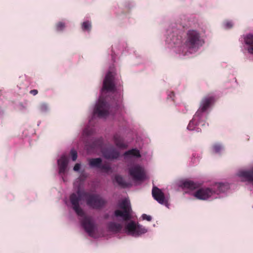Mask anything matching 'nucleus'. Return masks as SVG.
Segmentation results:
<instances>
[{"mask_svg":"<svg viewBox=\"0 0 253 253\" xmlns=\"http://www.w3.org/2000/svg\"><path fill=\"white\" fill-rule=\"evenodd\" d=\"M238 176L245 180L253 183V169L250 170H242L238 172Z\"/></svg>","mask_w":253,"mask_h":253,"instance_id":"17","label":"nucleus"},{"mask_svg":"<svg viewBox=\"0 0 253 253\" xmlns=\"http://www.w3.org/2000/svg\"><path fill=\"white\" fill-rule=\"evenodd\" d=\"M119 206L123 211L119 210H116L114 212L115 216L122 217L125 221L130 220L132 212L130 202L126 199H124L119 203Z\"/></svg>","mask_w":253,"mask_h":253,"instance_id":"3","label":"nucleus"},{"mask_svg":"<svg viewBox=\"0 0 253 253\" xmlns=\"http://www.w3.org/2000/svg\"><path fill=\"white\" fill-rule=\"evenodd\" d=\"M40 123H41V122H40L38 124V126H39V125H40Z\"/></svg>","mask_w":253,"mask_h":253,"instance_id":"40","label":"nucleus"},{"mask_svg":"<svg viewBox=\"0 0 253 253\" xmlns=\"http://www.w3.org/2000/svg\"><path fill=\"white\" fill-rule=\"evenodd\" d=\"M180 186L183 188L193 190L198 188L200 186V185L191 180H186L183 181Z\"/></svg>","mask_w":253,"mask_h":253,"instance_id":"18","label":"nucleus"},{"mask_svg":"<svg viewBox=\"0 0 253 253\" xmlns=\"http://www.w3.org/2000/svg\"><path fill=\"white\" fill-rule=\"evenodd\" d=\"M212 149L215 153H218L221 150L222 146L219 144H215L212 146Z\"/></svg>","mask_w":253,"mask_h":253,"instance_id":"28","label":"nucleus"},{"mask_svg":"<svg viewBox=\"0 0 253 253\" xmlns=\"http://www.w3.org/2000/svg\"><path fill=\"white\" fill-rule=\"evenodd\" d=\"M89 165L92 167L100 168L102 165V160L101 158H93L89 159Z\"/></svg>","mask_w":253,"mask_h":253,"instance_id":"22","label":"nucleus"},{"mask_svg":"<svg viewBox=\"0 0 253 253\" xmlns=\"http://www.w3.org/2000/svg\"><path fill=\"white\" fill-rule=\"evenodd\" d=\"M108 228L110 231L117 233L122 230V226L119 223L111 222L108 224Z\"/></svg>","mask_w":253,"mask_h":253,"instance_id":"20","label":"nucleus"},{"mask_svg":"<svg viewBox=\"0 0 253 253\" xmlns=\"http://www.w3.org/2000/svg\"><path fill=\"white\" fill-rule=\"evenodd\" d=\"M204 41L201 39L200 34L195 30L188 31L187 38L185 42L186 46L190 48L193 49L202 46Z\"/></svg>","mask_w":253,"mask_h":253,"instance_id":"4","label":"nucleus"},{"mask_svg":"<svg viewBox=\"0 0 253 253\" xmlns=\"http://www.w3.org/2000/svg\"><path fill=\"white\" fill-rule=\"evenodd\" d=\"M66 173H62L61 174H59L60 176L61 179L64 182L66 183L67 182V179L65 177V175Z\"/></svg>","mask_w":253,"mask_h":253,"instance_id":"33","label":"nucleus"},{"mask_svg":"<svg viewBox=\"0 0 253 253\" xmlns=\"http://www.w3.org/2000/svg\"><path fill=\"white\" fill-rule=\"evenodd\" d=\"M83 226L85 231L90 236H93L95 226L93 219L90 217H85L83 221Z\"/></svg>","mask_w":253,"mask_h":253,"instance_id":"12","label":"nucleus"},{"mask_svg":"<svg viewBox=\"0 0 253 253\" xmlns=\"http://www.w3.org/2000/svg\"><path fill=\"white\" fill-rule=\"evenodd\" d=\"M225 26L226 28L229 29V28H231L232 27L233 24L230 21H226L225 23Z\"/></svg>","mask_w":253,"mask_h":253,"instance_id":"32","label":"nucleus"},{"mask_svg":"<svg viewBox=\"0 0 253 253\" xmlns=\"http://www.w3.org/2000/svg\"><path fill=\"white\" fill-rule=\"evenodd\" d=\"M73 191L69 196V200L67 197L63 199L64 204L67 206L69 210V219L73 220L72 212L75 214L79 219V177L77 178L73 183Z\"/></svg>","mask_w":253,"mask_h":253,"instance_id":"1","label":"nucleus"},{"mask_svg":"<svg viewBox=\"0 0 253 253\" xmlns=\"http://www.w3.org/2000/svg\"><path fill=\"white\" fill-rule=\"evenodd\" d=\"M80 217L82 216L84 214V211H83L80 208Z\"/></svg>","mask_w":253,"mask_h":253,"instance_id":"37","label":"nucleus"},{"mask_svg":"<svg viewBox=\"0 0 253 253\" xmlns=\"http://www.w3.org/2000/svg\"><path fill=\"white\" fill-rule=\"evenodd\" d=\"M93 132V130L92 128L89 129V128H86L84 130V134L86 135H89L91 134Z\"/></svg>","mask_w":253,"mask_h":253,"instance_id":"30","label":"nucleus"},{"mask_svg":"<svg viewBox=\"0 0 253 253\" xmlns=\"http://www.w3.org/2000/svg\"><path fill=\"white\" fill-rule=\"evenodd\" d=\"M128 173L134 180L140 181L145 178L144 169L138 165L130 167L128 169Z\"/></svg>","mask_w":253,"mask_h":253,"instance_id":"6","label":"nucleus"},{"mask_svg":"<svg viewBox=\"0 0 253 253\" xmlns=\"http://www.w3.org/2000/svg\"><path fill=\"white\" fill-rule=\"evenodd\" d=\"M114 141L115 145L119 148H126L127 145L124 142L122 137L118 134H116L114 136Z\"/></svg>","mask_w":253,"mask_h":253,"instance_id":"19","label":"nucleus"},{"mask_svg":"<svg viewBox=\"0 0 253 253\" xmlns=\"http://www.w3.org/2000/svg\"><path fill=\"white\" fill-rule=\"evenodd\" d=\"M73 169L74 171L79 172V163H77L74 167Z\"/></svg>","mask_w":253,"mask_h":253,"instance_id":"34","label":"nucleus"},{"mask_svg":"<svg viewBox=\"0 0 253 253\" xmlns=\"http://www.w3.org/2000/svg\"><path fill=\"white\" fill-rule=\"evenodd\" d=\"M190 125H191V123H189V124L188 125V126H187V128L189 129H191V128H190Z\"/></svg>","mask_w":253,"mask_h":253,"instance_id":"38","label":"nucleus"},{"mask_svg":"<svg viewBox=\"0 0 253 253\" xmlns=\"http://www.w3.org/2000/svg\"><path fill=\"white\" fill-rule=\"evenodd\" d=\"M114 77L113 74L109 72L106 75L103 84L102 90L107 91H113L115 89L114 82Z\"/></svg>","mask_w":253,"mask_h":253,"instance_id":"9","label":"nucleus"},{"mask_svg":"<svg viewBox=\"0 0 253 253\" xmlns=\"http://www.w3.org/2000/svg\"><path fill=\"white\" fill-rule=\"evenodd\" d=\"M82 28L84 31L89 32L91 28V23L88 21L83 22L82 25Z\"/></svg>","mask_w":253,"mask_h":253,"instance_id":"25","label":"nucleus"},{"mask_svg":"<svg viewBox=\"0 0 253 253\" xmlns=\"http://www.w3.org/2000/svg\"><path fill=\"white\" fill-rule=\"evenodd\" d=\"M102 152L104 158L109 160L117 159L120 156V152L113 146L103 149Z\"/></svg>","mask_w":253,"mask_h":253,"instance_id":"14","label":"nucleus"},{"mask_svg":"<svg viewBox=\"0 0 253 253\" xmlns=\"http://www.w3.org/2000/svg\"><path fill=\"white\" fill-rule=\"evenodd\" d=\"M87 205L94 209H100L106 204V201L99 194L84 193L80 190V199L84 197Z\"/></svg>","mask_w":253,"mask_h":253,"instance_id":"2","label":"nucleus"},{"mask_svg":"<svg viewBox=\"0 0 253 253\" xmlns=\"http://www.w3.org/2000/svg\"><path fill=\"white\" fill-rule=\"evenodd\" d=\"M19 109L21 111H24V110H26V107L22 103H20L19 104Z\"/></svg>","mask_w":253,"mask_h":253,"instance_id":"35","label":"nucleus"},{"mask_svg":"<svg viewBox=\"0 0 253 253\" xmlns=\"http://www.w3.org/2000/svg\"><path fill=\"white\" fill-rule=\"evenodd\" d=\"M102 139H95L91 143H87L85 148L88 153L95 152L102 149Z\"/></svg>","mask_w":253,"mask_h":253,"instance_id":"13","label":"nucleus"},{"mask_svg":"<svg viewBox=\"0 0 253 253\" xmlns=\"http://www.w3.org/2000/svg\"><path fill=\"white\" fill-rule=\"evenodd\" d=\"M214 101V98L213 96H206L204 97L201 100L200 107L197 111L196 115L200 116L202 113L206 111Z\"/></svg>","mask_w":253,"mask_h":253,"instance_id":"8","label":"nucleus"},{"mask_svg":"<svg viewBox=\"0 0 253 253\" xmlns=\"http://www.w3.org/2000/svg\"><path fill=\"white\" fill-rule=\"evenodd\" d=\"M108 103L104 100H99L94 108L93 113L99 117H105L108 115Z\"/></svg>","mask_w":253,"mask_h":253,"instance_id":"7","label":"nucleus"},{"mask_svg":"<svg viewBox=\"0 0 253 253\" xmlns=\"http://www.w3.org/2000/svg\"><path fill=\"white\" fill-rule=\"evenodd\" d=\"M215 186L217 188V189L216 190H213V191L214 193H216L217 194L225 192L229 188L228 184L222 183L216 184Z\"/></svg>","mask_w":253,"mask_h":253,"instance_id":"21","label":"nucleus"},{"mask_svg":"<svg viewBox=\"0 0 253 253\" xmlns=\"http://www.w3.org/2000/svg\"><path fill=\"white\" fill-rule=\"evenodd\" d=\"M142 217L143 220H146L148 221H150L152 220V217L150 215H148L146 214H143Z\"/></svg>","mask_w":253,"mask_h":253,"instance_id":"31","label":"nucleus"},{"mask_svg":"<svg viewBox=\"0 0 253 253\" xmlns=\"http://www.w3.org/2000/svg\"><path fill=\"white\" fill-rule=\"evenodd\" d=\"M152 194L154 199L159 203L165 205H167L168 200L166 199L164 193L160 189L155 186L153 187Z\"/></svg>","mask_w":253,"mask_h":253,"instance_id":"11","label":"nucleus"},{"mask_svg":"<svg viewBox=\"0 0 253 253\" xmlns=\"http://www.w3.org/2000/svg\"><path fill=\"white\" fill-rule=\"evenodd\" d=\"M40 110L41 112L45 113L48 111V106L46 104L43 103L41 105Z\"/></svg>","mask_w":253,"mask_h":253,"instance_id":"29","label":"nucleus"},{"mask_svg":"<svg viewBox=\"0 0 253 253\" xmlns=\"http://www.w3.org/2000/svg\"><path fill=\"white\" fill-rule=\"evenodd\" d=\"M129 155L134 156L137 158H139L141 157L139 151L136 149H132L131 150H129L126 152L124 154L125 156H127Z\"/></svg>","mask_w":253,"mask_h":253,"instance_id":"23","label":"nucleus"},{"mask_svg":"<svg viewBox=\"0 0 253 253\" xmlns=\"http://www.w3.org/2000/svg\"><path fill=\"white\" fill-rule=\"evenodd\" d=\"M214 193L213 190L210 188H200L194 194V196L199 199L205 200L211 197Z\"/></svg>","mask_w":253,"mask_h":253,"instance_id":"10","label":"nucleus"},{"mask_svg":"<svg viewBox=\"0 0 253 253\" xmlns=\"http://www.w3.org/2000/svg\"><path fill=\"white\" fill-rule=\"evenodd\" d=\"M244 40L247 45V50L250 54H253V34H249L244 36Z\"/></svg>","mask_w":253,"mask_h":253,"instance_id":"16","label":"nucleus"},{"mask_svg":"<svg viewBox=\"0 0 253 253\" xmlns=\"http://www.w3.org/2000/svg\"><path fill=\"white\" fill-rule=\"evenodd\" d=\"M30 93L32 94L33 95H35L37 94L38 91L37 89H33V90H31L30 91Z\"/></svg>","mask_w":253,"mask_h":253,"instance_id":"36","label":"nucleus"},{"mask_svg":"<svg viewBox=\"0 0 253 253\" xmlns=\"http://www.w3.org/2000/svg\"><path fill=\"white\" fill-rule=\"evenodd\" d=\"M126 229L130 233H144L146 232V229L144 228H140L139 226H136L133 221L128 223L126 226Z\"/></svg>","mask_w":253,"mask_h":253,"instance_id":"15","label":"nucleus"},{"mask_svg":"<svg viewBox=\"0 0 253 253\" xmlns=\"http://www.w3.org/2000/svg\"><path fill=\"white\" fill-rule=\"evenodd\" d=\"M71 158L73 161H75L78 157V153L77 151L74 148H72L70 150Z\"/></svg>","mask_w":253,"mask_h":253,"instance_id":"26","label":"nucleus"},{"mask_svg":"<svg viewBox=\"0 0 253 253\" xmlns=\"http://www.w3.org/2000/svg\"><path fill=\"white\" fill-rule=\"evenodd\" d=\"M116 182L121 186L126 187L127 186V183L125 181L123 177L120 175H117L115 177Z\"/></svg>","mask_w":253,"mask_h":253,"instance_id":"24","label":"nucleus"},{"mask_svg":"<svg viewBox=\"0 0 253 253\" xmlns=\"http://www.w3.org/2000/svg\"><path fill=\"white\" fill-rule=\"evenodd\" d=\"M2 113H3V112L2 111L0 110V114H2Z\"/></svg>","mask_w":253,"mask_h":253,"instance_id":"39","label":"nucleus"},{"mask_svg":"<svg viewBox=\"0 0 253 253\" xmlns=\"http://www.w3.org/2000/svg\"><path fill=\"white\" fill-rule=\"evenodd\" d=\"M70 157L66 153H63L60 158L57 160V164L58 169V174L67 173L69 169L68 165Z\"/></svg>","mask_w":253,"mask_h":253,"instance_id":"5","label":"nucleus"},{"mask_svg":"<svg viewBox=\"0 0 253 253\" xmlns=\"http://www.w3.org/2000/svg\"><path fill=\"white\" fill-rule=\"evenodd\" d=\"M65 28V24L62 22H58L56 27V30L58 32L63 31Z\"/></svg>","mask_w":253,"mask_h":253,"instance_id":"27","label":"nucleus"}]
</instances>
